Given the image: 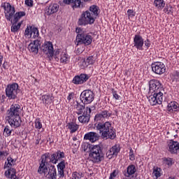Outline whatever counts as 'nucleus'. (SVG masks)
<instances>
[{"label":"nucleus","mask_w":179,"mask_h":179,"mask_svg":"<svg viewBox=\"0 0 179 179\" xmlns=\"http://www.w3.org/2000/svg\"><path fill=\"white\" fill-rule=\"evenodd\" d=\"M65 159V152L57 150L53 153L45 152L41 156L39 166L38 168V174H47L49 179H57V168L55 165L58 162Z\"/></svg>","instance_id":"nucleus-1"},{"label":"nucleus","mask_w":179,"mask_h":179,"mask_svg":"<svg viewBox=\"0 0 179 179\" xmlns=\"http://www.w3.org/2000/svg\"><path fill=\"white\" fill-rule=\"evenodd\" d=\"M1 6L4 10V15L8 22H15V23H17L22 17L26 16L25 11L16 12L15 6H12L9 2L2 3Z\"/></svg>","instance_id":"nucleus-2"},{"label":"nucleus","mask_w":179,"mask_h":179,"mask_svg":"<svg viewBox=\"0 0 179 179\" xmlns=\"http://www.w3.org/2000/svg\"><path fill=\"white\" fill-rule=\"evenodd\" d=\"M82 148L84 152H87V150H89V157L90 162H92V163H94L95 164L101 163V161L104 157L101 146L95 145L90 147V145L89 144H84L82 145Z\"/></svg>","instance_id":"nucleus-3"},{"label":"nucleus","mask_w":179,"mask_h":179,"mask_svg":"<svg viewBox=\"0 0 179 179\" xmlns=\"http://www.w3.org/2000/svg\"><path fill=\"white\" fill-rule=\"evenodd\" d=\"M42 52L45 55L48 61H59V54H61V49L57 48L54 50V44L51 41H45L41 47Z\"/></svg>","instance_id":"nucleus-4"},{"label":"nucleus","mask_w":179,"mask_h":179,"mask_svg":"<svg viewBox=\"0 0 179 179\" xmlns=\"http://www.w3.org/2000/svg\"><path fill=\"white\" fill-rule=\"evenodd\" d=\"M96 129L101 134L102 138L104 139H115L117 134L115 130L113 129L110 122H106L105 123L99 122L96 127Z\"/></svg>","instance_id":"nucleus-5"},{"label":"nucleus","mask_w":179,"mask_h":179,"mask_svg":"<svg viewBox=\"0 0 179 179\" xmlns=\"http://www.w3.org/2000/svg\"><path fill=\"white\" fill-rule=\"evenodd\" d=\"M13 166H16V159L8 157L7 162L4 164V169H8V170L5 171L4 176L6 178L19 179V177L16 176V169L13 168Z\"/></svg>","instance_id":"nucleus-6"},{"label":"nucleus","mask_w":179,"mask_h":179,"mask_svg":"<svg viewBox=\"0 0 179 179\" xmlns=\"http://www.w3.org/2000/svg\"><path fill=\"white\" fill-rule=\"evenodd\" d=\"M76 33L78 34L76 36L78 45L79 44H84V45H90L92 44V41H93V36L92 35L82 32V29L80 28H76Z\"/></svg>","instance_id":"nucleus-7"},{"label":"nucleus","mask_w":179,"mask_h":179,"mask_svg":"<svg viewBox=\"0 0 179 179\" xmlns=\"http://www.w3.org/2000/svg\"><path fill=\"white\" fill-rule=\"evenodd\" d=\"M5 92L8 100H16L19 93V84L17 83L8 84L6 87Z\"/></svg>","instance_id":"nucleus-8"},{"label":"nucleus","mask_w":179,"mask_h":179,"mask_svg":"<svg viewBox=\"0 0 179 179\" xmlns=\"http://www.w3.org/2000/svg\"><path fill=\"white\" fill-rule=\"evenodd\" d=\"M96 19L92 15V13L89 10L84 11L81 14L80 18L78 19L79 26H86L87 24H93Z\"/></svg>","instance_id":"nucleus-9"},{"label":"nucleus","mask_w":179,"mask_h":179,"mask_svg":"<svg viewBox=\"0 0 179 179\" xmlns=\"http://www.w3.org/2000/svg\"><path fill=\"white\" fill-rule=\"evenodd\" d=\"M151 94L148 96V100L150 106H157L163 103V97L164 92H150Z\"/></svg>","instance_id":"nucleus-10"},{"label":"nucleus","mask_w":179,"mask_h":179,"mask_svg":"<svg viewBox=\"0 0 179 179\" xmlns=\"http://www.w3.org/2000/svg\"><path fill=\"white\" fill-rule=\"evenodd\" d=\"M7 120L11 128H19L22 124V118L17 113H8Z\"/></svg>","instance_id":"nucleus-11"},{"label":"nucleus","mask_w":179,"mask_h":179,"mask_svg":"<svg viewBox=\"0 0 179 179\" xmlns=\"http://www.w3.org/2000/svg\"><path fill=\"white\" fill-rule=\"evenodd\" d=\"M80 100L83 104H90L94 100V92L91 90L83 91L80 95Z\"/></svg>","instance_id":"nucleus-12"},{"label":"nucleus","mask_w":179,"mask_h":179,"mask_svg":"<svg viewBox=\"0 0 179 179\" xmlns=\"http://www.w3.org/2000/svg\"><path fill=\"white\" fill-rule=\"evenodd\" d=\"M149 92L150 93L164 92L163 84L157 79L150 80L149 82Z\"/></svg>","instance_id":"nucleus-13"},{"label":"nucleus","mask_w":179,"mask_h":179,"mask_svg":"<svg viewBox=\"0 0 179 179\" xmlns=\"http://www.w3.org/2000/svg\"><path fill=\"white\" fill-rule=\"evenodd\" d=\"M152 72L156 75H163L166 72V65L162 62H155L151 64Z\"/></svg>","instance_id":"nucleus-14"},{"label":"nucleus","mask_w":179,"mask_h":179,"mask_svg":"<svg viewBox=\"0 0 179 179\" xmlns=\"http://www.w3.org/2000/svg\"><path fill=\"white\" fill-rule=\"evenodd\" d=\"M168 152L171 155H178L179 153V142L173 139L168 140L166 142Z\"/></svg>","instance_id":"nucleus-15"},{"label":"nucleus","mask_w":179,"mask_h":179,"mask_svg":"<svg viewBox=\"0 0 179 179\" xmlns=\"http://www.w3.org/2000/svg\"><path fill=\"white\" fill-rule=\"evenodd\" d=\"M143 44H145V41L142 36L136 34L133 39V45L134 48H136L138 51H143Z\"/></svg>","instance_id":"nucleus-16"},{"label":"nucleus","mask_w":179,"mask_h":179,"mask_svg":"<svg viewBox=\"0 0 179 179\" xmlns=\"http://www.w3.org/2000/svg\"><path fill=\"white\" fill-rule=\"evenodd\" d=\"M90 77L87 74L81 73L80 75L76 76L72 80L74 85H83L86 83L87 80H89Z\"/></svg>","instance_id":"nucleus-17"},{"label":"nucleus","mask_w":179,"mask_h":179,"mask_svg":"<svg viewBox=\"0 0 179 179\" xmlns=\"http://www.w3.org/2000/svg\"><path fill=\"white\" fill-rule=\"evenodd\" d=\"M59 10V5L58 3H51L45 8V15L51 16L54 13H57Z\"/></svg>","instance_id":"nucleus-18"},{"label":"nucleus","mask_w":179,"mask_h":179,"mask_svg":"<svg viewBox=\"0 0 179 179\" xmlns=\"http://www.w3.org/2000/svg\"><path fill=\"white\" fill-rule=\"evenodd\" d=\"M40 47H41V41L40 38H38L28 45V50L34 54H38Z\"/></svg>","instance_id":"nucleus-19"},{"label":"nucleus","mask_w":179,"mask_h":179,"mask_svg":"<svg viewBox=\"0 0 179 179\" xmlns=\"http://www.w3.org/2000/svg\"><path fill=\"white\" fill-rule=\"evenodd\" d=\"M39 100L41 101L42 104H44L45 106H50V104H52V103H54V96L52 94L41 95Z\"/></svg>","instance_id":"nucleus-20"},{"label":"nucleus","mask_w":179,"mask_h":179,"mask_svg":"<svg viewBox=\"0 0 179 179\" xmlns=\"http://www.w3.org/2000/svg\"><path fill=\"white\" fill-rule=\"evenodd\" d=\"M65 5H71L73 9H78V8H83V2L82 0H63Z\"/></svg>","instance_id":"nucleus-21"},{"label":"nucleus","mask_w":179,"mask_h":179,"mask_svg":"<svg viewBox=\"0 0 179 179\" xmlns=\"http://www.w3.org/2000/svg\"><path fill=\"white\" fill-rule=\"evenodd\" d=\"M94 62H96V60L94 59V57L93 55H91L87 57V59H85L82 62H80L78 64L80 68L83 69V68H87L89 65H93Z\"/></svg>","instance_id":"nucleus-22"},{"label":"nucleus","mask_w":179,"mask_h":179,"mask_svg":"<svg viewBox=\"0 0 179 179\" xmlns=\"http://www.w3.org/2000/svg\"><path fill=\"white\" fill-rule=\"evenodd\" d=\"M136 171V166H135V164H130L127 166V169L123 171V174L124 177L129 178V177H132Z\"/></svg>","instance_id":"nucleus-23"},{"label":"nucleus","mask_w":179,"mask_h":179,"mask_svg":"<svg viewBox=\"0 0 179 179\" xmlns=\"http://www.w3.org/2000/svg\"><path fill=\"white\" fill-rule=\"evenodd\" d=\"M57 167L59 178H64V177H65V168L66 167L65 160L62 159L61 162L57 164Z\"/></svg>","instance_id":"nucleus-24"},{"label":"nucleus","mask_w":179,"mask_h":179,"mask_svg":"<svg viewBox=\"0 0 179 179\" xmlns=\"http://www.w3.org/2000/svg\"><path fill=\"white\" fill-rule=\"evenodd\" d=\"M85 141H90L91 143H94L96 141H99V134L96 132H88L84 136Z\"/></svg>","instance_id":"nucleus-25"},{"label":"nucleus","mask_w":179,"mask_h":179,"mask_svg":"<svg viewBox=\"0 0 179 179\" xmlns=\"http://www.w3.org/2000/svg\"><path fill=\"white\" fill-rule=\"evenodd\" d=\"M121 150V148H120V145H113L110 150L106 153V156L108 159H113V156H117L118 153H120V151Z\"/></svg>","instance_id":"nucleus-26"},{"label":"nucleus","mask_w":179,"mask_h":179,"mask_svg":"<svg viewBox=\"0 0 179 179\" xmlns=\"http://www.w3.org/2000/svg\"><path fill=\"white\" fill-rule=\"evenodd\" d=\"M59 61L62 65H66L69 62H71V56H69L66 52H63L60 55Z\"/></svg>","instance_id":"nucleus-27"},{"label":"nucleus","mask_w":179,"mask_h":179,"mask_svg":"<svg viewBox=\"0 0 179 179\" xmlns=\"http://www.w3.org/2000/svg\"><path fill=\"white\" fill-rule=\"evenodd\" d=\"M66 127L70 131V134H75L78 129H79V126L76 122H70L67 124Z\"/></svg>","instance_id":"nucleus-28"},{"label":"nucleus","mask_w":179,"mask_h":179,"mask_svg":"<svg viewBox=\"0 0 179 179\" xmlns=\"http://www.w3.org/2000/svg\"><path fill=\"white\" fill-rule=\"evenodd\" d=\"M168 111L177 112L179 111V104L176 101H171L167 106Z\"/></svg>","instance_id":"nucleus-29"},{"label":"nucleus","mask_w":179,"mask_h":179,"mask_svg":"<svg viewBox=\"0 0 179 179\" xmlns=\"http://www.w3.org/2000/svg\"><path fill=\"white\" fill-rule=\"evenodd\" d=\"M152 176H155V178H160L163 176V171L162 168L159 166H154L152 169Z\"/></svg>","instance_id":"nucleus-30"},{"label":"nucleus","mask_w":179,"mask_h":179,"mask_svg":"<svg viewBox=\"0 0 179 179\" xmlns=\"http://www.w3.org/2000/svg\"><path fill=\"white\" fill-rule=\"evenodd\" d=\"M92 16L96 19L99 16V7L96 5H92L90 7L89 10Z\"/></svg>","instance_id":"nucleus-31"},{"label":"nucleus","mask_w":179,"mask_h":179,"mask_svg":"<svg viewBox=\"0 0 179 179\" xmlns=\"http://www.w3.org/2000/svg\"><path fill=\"white\" fill-rule=\"evenodd\" d=\"M78 120L82 124H86V122H89V121H90V114L87 113H83L82 115L78 117Z\"/></svg>","instance_id":"nucleus-32"},{"label":"nucleus","mask_w":179,"mask_h":179,"mask_svg":"<svg viewBox=\"0 0 179 179\" xmlns=\"http://www.w3.org/2000/svg\"><path fill=\"white\" fill-rule=\"evenodd\" d=\"M153 5L158 10H162L166 6V2L164 0H155Z\"/></svg>","instance_id":"nucleus-33"},{"label":"nucleus","mask_w":179,"mask_h":179,"mask_svg":"<svg viewBox=\"0 0 179 179\" xmlns=\"http://www.w3.org/2000/svg\"><path fill=\"white\" fill-rule=\"evenodd\" d=\"M111 116V113H98L94 117L95 121H103L105 118H108Z\"/></svg>","instance_id":"nucleus-34"},{"label":"nucleus","mask_w":179,"mask_h":179,"mask_svg":"<svg viewBox=\"0 0 179 179\" xmlns=\"http://www.w3.org/2000/svg\"><path fill=\"white\" fill-rule=\"evenodd\" d=\"M11 23H13L11 26V31L12 33H16L17 31H19L20 27H22V23L23 22H15L14 21H10Z\"/></svg>","instance_id":"nucleus-35"},{"label":"nucleus","mask_w":179,"mask_h":179,"mask_svg":"<svg viewBox=\"0 0 179 179\" xmlns=\"http://www.w3.org/2000/svg\"><path fill=\"white\" fill-rule=\"evenodd\" d=\"M22 107L19 104H13L10 108V113H20Z\"/></svg>","instance_id":"nucleus-36"},{"label":"nucleus","mask_w":179,"mask_h":179,"mask_svg":"<svg viewBox=\"0 0 179 179\" xmlns=\"http://www.w3.org/2000/svg\"><path fill=\"white\" fill-rule=\"evenodd\" d=\"M171 79L173 80V82H179V71H174L170 74Z\"/></svg>","instance_id":"nucleus-37"},{"label":"nucleus","mask_w":179,"mask_h":179,"mask_svg":"<svg viewBox=\"0 0 179 179\" xmlns=\"http://www.w3.org/2000/svg\"><path fill=\"white\" fill-rule=\"evenodd\" d=\"M40 36V33L38 32V29L37 27H32V30L31 31V38H37Z\"/></svg>","instance_id":"nucleus-38"},{"label":"nucleus","mask_w":179,"mask_h":179,"mask_svg":"<svg viewBox=\"0 0 179 179\" xmlns=\"http://www.w3.org/2000/svg\"><path fill=\"white\" fill-rule=\"evenodd\" d=\"M164 164L167 166V167H171L173 166V159L172 158H167V157H164L162 159Z\"/></svg>","instance_id":"nucleus-39"},{"label":"nucleus","mask_w":179,"mask_h":179,"mask_svg":"<svg viewBox=\"0 0 179 179\" xmlns=\"http://www.w3.org/2000/svg\"><path fill=\"white\" fill-rule=\"evenodd\" d=\"M10 134H12V129L9 126H6L3 130L4 136H10Z\"/></svg>","instance_id":"nucleus-40"},{"label":"nucleus","mask_w":179,"mask_h":179,"mask_svg":"<svg viewBox=\"0 0 179 179\" xmlns=\"http://www.w3.org/2000/svg\"><path fill=\"white\" fill-rule=\"evenodd\" d=\"M74 108H76V110L79 113H83V110H85V105H80V103L77 102V104L74 106Z\"/></svg>","instance_id":"nucleus-41"},{"label":"nucleus","mask_w":179,"mask_h":179,"mask_svg":"<svg viewBox=\"0 0 179 179\" xmlns=\"http://www.w3.org/2000/svg\"><path fill=\"white\" fill-rule=\"evenodd\" d=\"M35 128L36 129H41V128H43V124H41V120L40 118L35 120Z\"/></svg>","instance_id":"nucleus-42"},{"label":"nucleus","mask_w":179,"mask_h":179,"mask_svg":"<svg viewBox=\"0 0 179 179\" xmlns=\"http://www.w3.org/2000/svg\"><path fill=\"white\" fill-rule=\"evenodd\" d=\"M33 27H27L25 29V36L29 38H31V30Z\"/></svg>","instance_id":"nucleus-43"},{"label":"nucleus","mask_w":179,"mask_h":179,"mask_svg":"<svg viewBox=\"0 0 179 179\" xmlns=\"http://www.w3.org/2000/svg\"><path fill=\"white\" fill-rule=\"evenodd\" d=\"M129 160H131V162H134L135 160V154L134 153V150H132V148H129Z\"/></svg>","instance_id":"nucleus-44"},{"label":"nucleus","mask_w":179,"mask_h":179,"mask_svg":"<svg viewBox=\"0 0 179 179\" xmlns=\"http://www.w3.org/2000/svg\"><path fill=\"white\" fill-rule=\"evenodd\" d=\"M95 110H96V106H94V105L89 106L86 107L84 113H92V111H94Z\"/></svg>","instance_id":"nucleus-45"},{"label":"nucleus","mask_w":179,"mask_h":179,"mask_svg":"<svg viewBox=\"0 0 179 179\" xmlns=\"http://www.w3.org/2000/svg\"><path fill=\"white\" fill-rule=\"evenodd\" d=\"M135 15H136V13L135 11H134V10L129 9L127 10L128 17H135Z\"/></svg>","instance_id":"nucleus-46"},{"label":"nucleus","mask_w":179,"mask_h":179,"mask_svg":"<svg viewBox=\"0 0 179 179\" xmlns=\"http://www.w3.org/2000/svg\"><path fill=\"white\" fill-rule=\"evenodd\" d=\"M113 99H115V100H120V99H121V96L118 95V94L117 93V91H113Z\"/></svg>","instance_id":"nucleus-47"},{"label":"nucleus","mask_w":179,"mask_h":179,"mask_svg":"<svg viewBox=\"0 0 179 179\" xmlns=\"http://www.w3.org/2000/svg\"><path fill=\"white\" fill-rule=\"evenodd\" d=\"M75 97V93L74 92H71L69 94V96H67V100L68 101H71V100H73Z\"/></svg>","instance_id":"nucleus-48"},{"label":"nucleus","mask_w":179,"mask_h":179,"mask_svg":"<svg viewBox=\"0 0 179 179\" xmlns=\"http://www.w3.org/2000/svg\"><path fill=\"white\" fill-rule=\"evenodd\" d=\"M144 44H145V48L148 50L150 47V45H151L150 40L146 39L144 41Z\"/></svg>","instance_id":"nucleus-49"},{"label":"nucleus","mask_w":179,"mask_h":179,"mask_svg":"<svg viewBox=\"0 0 179 179\" xmlns=\"http://www.w3.org/2000/svg\"><path fill=\"white\" fill-rule=\"evenodd\" d=\"M25 5L27 6H33V0H25Z\"/></svg>","instance_id":"nucleus-50"},{"label":"nucleus","mask_w":179,"mask_h":179,"mask_svg":"<svg viewBox=\"0 0 179 179\" xmlns=\"http://www.w3.org/2000/svg\"><path fill=\"white\" fill-rule=\"evenodd\" d=\"M164 12L165 13H167L168 15L170 14V12H171V10L169 9V6H166L164 8Z\"/></svg>","instance_id":"nucleus-51"},{"label":"nucleus","mask_w":179,"mask_h":179,"mask_svg":"<svg viewBox=\"0 0 179 179\" xmlns=\"http://www.w3.org/2000/svg\"><path fill=\"white\" fill-rule=\"evenodd\" d=\"M0 100L1 103H5V100H6V96L5 94H3L0 96Z\"/></svg>","instance_id":"nucleus-52"},{"label":"nucleus","mask_w":179,"mask_h":179,"mask_svg":"<svg viewBox=\"0 0 179 179\" xmlns=\"http://www.w3.org/2000/svg\"><path fill=\"white\" fill-rule=\"evenodd\" d=\"M2 61H3V56H2V54L0 52V68L2 66Z\"/></svg>","instance_id":"nucleus-53"},{"label":"nucleus","mask_w":179,"mask_h":179,"mask_svg":"<svg viewBox=\"0 0 179 179\" xmlns=\"http://www.w3.org/2000/svg\"><path fill=\"white\" fill-rule=\"evenodd\" d=\"M6 62H4L3 64H2V68H3V69H6Z\"/></svg>","instance_id":"nucleus-54"},{"label":"nucleus","mask_w":179,"mask_h":179,"mask_svg":"<svg viewBox=\"0 0 179 179\" xmlns=\"http://www.w3.org/2000/svg\"><path fill=\"white\" fill-rule=\"evenodd\" d=\"M40 143V138L36 139L35 145H38Z\"/></svg>","instance_id":"nucleus-55"},{"label":"nucleus","mask_w":179,"mask_h":179,"mask_svg":"<svg viewBox=\"0 0 179 179\" xmlns=\"http://www.w3.org/2000/svg\"><path fill=\"white\" fill-rule=\"evenodd\" d=\"M5 155V152L0 151V156H3Z\"/></svg>","instance_id":"nucleus-56"},{"label":"nucleus","mask_w":179,"mask_h":179,"mask_svg":"<svg viewBox=\"0 0 179 179\" xmlns=\"http://www.w3.org/2000/svg\"><path fill=\"white\" fill-rule=\"evenodd\" d=\"M82 1H83V2H90V1L92 0H82Z\"/></svg>","instance_id":"nucleus-57"},{"label":"nucleus","mask_w":179,"mask_h":179,"mask_svg":"<svg viewBox=\"0 0 179 179\" xmlns=\"http://www.w3.org/2000/svg\"><path fill=\"white\" fill-rule=\"evenodd\" d=\"M169 179H176L174 177H169Z\"/></svg>","instance_id":"nucleus-58"},{"label":"nucleus","mask_w":179,"mask_h":179,"mask_svg":"<svg viewBox=\"0 0 179 179\" xmlns=\"http://www.w3.org/2000/svg\"><path fill=\"white\" fill-rule=\"evenodd\" d=\"M102 113H107V111H106V110L105 111H102Z\"/></svg>","instance_id":"nucleus-59"},{"label":"nucleus","mask_w":179,"mask_h":179,"mask_svg":"<svg viewBox=\"0 0 179 179\" xmlns=\"http://www.w3.org/2000/svg\"><path fill=\"white\" fill-rule=\"evenodd\" d=\"M176 136H178L177 134L174 135V137L176 138Z\"/></svg>","instance_id":"nucleus-60"},{"label":"nucleus","mask_w":179,"mask_h":179,"mask_svg":"<svg viewBox=\"0 0 179 179\" xmlns=\"http://www.w3.org/2000/svg\"><path fill=\"white\" fill-rule=\"evenodd\" d=\"M169 134H170V132L168 131V132H167V135H169Z\"/></svg>","instance_id":"nucleus-61"},{"label":"nucleus","mask_w":179,"mask_h":179,"mask_svg":"<svg viewBox=\"0 0 179 179\" xmlns=\"http://www.w3.org/2000/svg\"><path fill=\"white\" fill-rule=\"evenodd\" d=\"M76 139V138H73V141H75Z\"/></svg>","instance_id":"nucleus-62"},{"label":"nucleus","mask_w":179,"mask_h":179,"mask_svg":"<svg viewBox=\"0 0 179 179\" xmlns=\"http://www.w3.org/2000/svg\"><path fill=\"white\" fill-rule=\"evenodd\" d=\"M78 115H80V114H82V113H78Z\"/></svg>","instance_id":"nucleus-63"},{"label":"nucleus","mask_w":179,"mask_h":179,"mask_svg":"<svg viewBox=\"0 0 179 179\" xmlns=\"http://www.w3.org/2000/svg\"><path fill=\"white\" fill-rule=\"evenodd\" d=\"M170 8L171 9V6H170Z\"/></svg>","instance_id":"nucleus-64"}]
</instances>
